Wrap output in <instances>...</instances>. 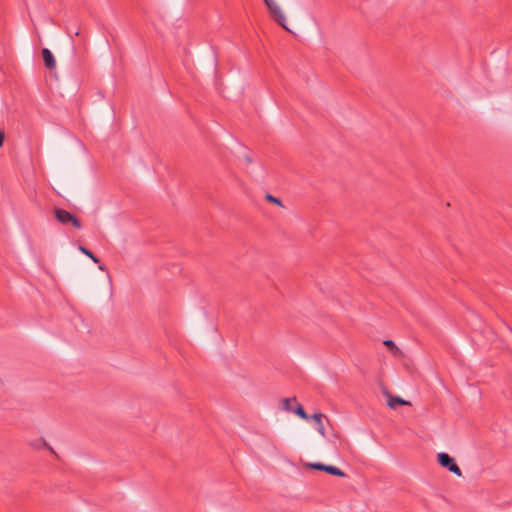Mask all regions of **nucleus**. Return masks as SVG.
Segmentation results:
<instances>
[{
	"label": "nucleus",
	"mask_w": 512,
	"mask_h": 512,
	"mask_svg": "<svg viewBox=\"0 0 512 512\" xmlns=\"http://www.w3.org/2000/svg\"><path fill=\"white\" fill-rule=\"evenodd\" d=\"M54 217L59 223H61L63 225H67L70 223L76 229L82 228L81 221L76 216H74L72 213L68 212L65 209L55 208L54 209Z\"/></svg>",
	"instance_id": "1"
},
{
	"label": "nucleus",
	"mask_w": 512,
	"mask_h": 512,
	"mask_svg": "<svg viewBox=\"0 0 512 512\" xmlns=\"http://www.w3.org/2000/svg\"><path fill=\"white\" fill-rule=\"evenodd\" d=\"M437 462L442 467L446 468L448 471L454 473L457 476L462 475V471L455 462V459L451 457L448 453L440 452L437 454Z\"/></svg>",
	"instance_id": "2"
},
{
	"label": "nucleus",
	"mask_w": 512,
	"mask_h": 512,
	"mask_svg": "<svg viewBox=\"0 0 512 512\" xmlns=\"http://www.w3.org/2000/svg\"><path fill=\"white\" fill-rule=\"evenodd\" d=\"M265 5L267 6L271 16L274 18V20L284 29L289 31V29L286 26V18L283 14L281 8L278 6V4L275 2V0H264Z\"/></svg>",
	"instance_id": "3"
},
{
	"label": "nucleus",
	"mask_w": 512,
	"mask_h": 512,
	"mask_svg": "<svg viewBox=\"0 0 512 512\" xmlns=\"http://www.w3.org/2000/svg\"><path fill=\"white\" fill-rule=\"evenodd\" d=\"M307 466L313 470L324 471L327 474H330L333 476H337V477H345L346 476V474L340 468L333 466V465H326V464H323L320 462H315V463H309V464H307Z\"/></svg>",
	"instance_id": "4"
},
{
	"label": "nucleus",
	"mask_w": 512,
	"mask_h": 512,
	"mask_svg": "<svg viewBox=\"0 0 512 512\" xmlns=\"http://www.w3.org/2000/svg\"><path fill=\"white\" fill-rule=\"evenodd\" d=\"M41 55H42V59L44 62V66L47 69L52 70L56 67L55 57H54L53 53L48 48H43L41 50Z\"/></svg>",
	"instance_id": "5"
},
{
	"label": "nucleus",
	"mask_w": 512,
	"mask_h": 512,
	"mask_svg": "<svg viewBox=\"0 0 512 512\" xmlns=\"http://www.w3.org/2000/svg\"><path fill=\"white\" fill-rule=\"evenodd\" d=\"M388 406L392 409H395L398 406L408 405L409 402L404 400L403 398L399 396H392L391 394H388Z\"/></svg>",
	"instance_id": "6"
},
{
	"label": "nucleus",
	"mask_w": 512,
	"mask_h": 512,
	"mask_svg": "<svg viewBox=\"0 0 512 512\" xmlns=\"http://www.w3.org/2000/svg\"><path fill=\"white\" fill-rule=\"evenodd\" d=\"M324 417L326 418V416L323 415L322 413H315L310 417L315 421L317 425V430L322 436H325V428L322 423V418Z\"/></svg>",
	"instance_id": "7"
},
{
	"label": "nucleus",
	"mask_w": 512,
	"mask_h": 512,
	"mask_svg": "<svg viewBox=\"0 0 512 512\" xmlns=\"http://www.w3.org/2000/svg\"><path fill=\"white\" fill-rule=\"evenodd\" d=\"M291 412L295 413L298 417L304 420H309L310 416L306 413L303 406L298 402L295 403V406L292 408Z\"/></svg>",
	"instance_id": "8"
},
{
	"label": "nucleus",
	"mask_w": 512,
	"mask_h": 512,
	"mask_svg": "<svg viewBox=\"0 0 512 512\" xmlns=\"http://www.w3.org/2000/svg\"><path fill=\"white\" fill-rule=\"evenodd\" d=\"M383 345L388 348V350L394 355L398 356L401 354L400 349L397 347V345L392 340H384Z\"/></svg>",
	"instance_id": "9"
},
{
	"label": "nucleus",
	"mask_w": 512,
	"mask_h": 512,
	"mask_svg": "<svg viewBox=\"0 0 512 512\" xmlns=\"http://www.w3.org/2000/svg\"><path fill=\"white\" fill-rule=\"evenodd\" d=\"M78 249L80 252H82L84 255H86L87 257H89L94 263H97L99 264L100 263V260L99 258L91 251L89 250L88 248L82 246V245H79L78 246Z\"/></svg>",
	"instance_id": "10"
},
{
	"label": "nucleus",
	"mask_w": 512,
	"mask_h": 512,
	"mask_svg": "<svg viewBox=\"0 0 512 512\" xmlns=\"http://www.w3.org/2000/svg\"><path fill=\"white\" fill-rule=\"evenodd\" d=\"M297 400H296V397H292V398H283L282 399V404H283V409L288 411V412H291L293 406H292V403H296Z\"/></svg>",
	"instance_id": "11"
},
{
	"label": "nucleus",
	"mask_w": 512,
	"mask_h": 512,
	"mask_svg": "<svg viewBox=\"0 0 512 512\" xmlns=\"http://www.w3.org/2000/svg\"><path fill=\"white\" fill-rule=\"evenodd\" d=\"M266 200H268L269 202H272L276 205H279V206H282V201L281 199L267 193L266 196H265Z\"/></svg>",
	"instance_id": "12"
},
{
	"label": "nucleus",
	"mask_w": 512,
	"mask_h": 512,
	"mask_svg": "<svg viewBox=\"0 0 512 512\" xmlns=\"http://www.w3.org/2000/svg\"><path fill=\"white\" fill-rule=\"evenodd\" d=\"M5 140V134L3 131H0V147H2Z\"/></svg>",
	"instance_id": "13"
},
{
	"label": "nucleus",
	"mask_w": 512,
	"mask_h": 512,
	"mask_svg": "<svg viewBox=\"0 0 512 512\" xmlns=\"http://www.w3.org/2000/svg\"><path fill=\"white\" fill-rule=\"evenodd\" d=\"M244 159H245L246 163H248V164L253 162V159L249 155H245Z\"/></svg>",
	"instance_id": "14"
},
{
	"label": "nucleus",
	"mask_w": 512,
	"mask_h": 512,
	"mask_svg": "<svg viewBox=\"0 0 512 512\" xmlns=\"http://www.w3.org/2000/svg\"><path fill=\"white\" fill-rule=\"evenodd\" d=\"M98 268H99L101 271H106V270H107V267H106L104 264H99Z\"/></svg>",
	"instance_id": "15"
},
{
	"label": "nucleus",
	"mask_w": 512,
	"mask_h": 512,
	"mask_svg": "<svg viewBox=\"0 0 512 512\" xmlns=\"http://www.w3.org/2000/svg\"><path fill=\"white\" fill-rule=\"evenodd\" d=\"M43 446H45L47 449H49L52 453H55L53 451V449L45 441H43Z\"/></svg>",
	"instance_id": "16"
}]
</instances>
